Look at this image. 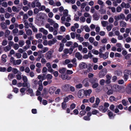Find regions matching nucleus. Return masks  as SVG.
Listing matches in <instances>:
<instances>
[{
    "mask_svg": "<svg viewBox=\"0 0 131 131\" xmlns=\"http://www.w3.org/2000/svg\"><path fill=\"white\" fill-rule=\"evenodd\" d=\"M112 89L115 92H119L121 90V87L117 85L114 84L113 85Z\"/></svg>",
    "mask_w": 131,
    "mask_h": 131,
    "instance_id": "1",
    "label": "nucleus"
},
{
    "mask_svg": "<svg viewBox=\"0 0 131 131\" xmlns=\"http://www.w3.org/2000/svg\"><path fill=\"white\" fill-rule=\"evenodd\" d=\"M114 18L116 20H118L120 19H124L125 18V16L124 14H121L119 15L115 16Z\"/></svg>",
    "mask_w": 131,
    "mask_h": 131,
    "instance_id": "2",
    "label": "nucleus"
},
{
    "mask_svg": "<svg viewBox=\"0 0 131 131\" xmlns=\"http://www.w3.org/2000/svg\"><path fill=\"white\" fill-rule=\"evenodd\" d=\"M84 91L83 90H79L78 93V96L80 98H82L84 94Z\"/></svg>",
    "mask_w": 131,
    "mask_h": 131,
    "instance_id": "3",
    "label": "nucleus"
},
{
    "mask_svg": "<svg viewBox=\"0 0 131 131\" xmlns=\"http://www.w3.org/2000/svg\"><path fill=\"white\" fill-rule=\"evenodd\" d=\"M52 54V52L50 51H49L47 52L45 55V57L47 59L49 60L51 58Z\"/></svg>",
    "mask_w": 131,
    "mask_h": 131,
    "instance_id": "4",
    "label": "nucleus"
},
{
    "mask_svg": "<svg viewBox=\"0 0 131 131\" xmlns=\"http://www.w3.org/2000/svg\"><path fill=\"white\" fill-rule=\"evenodd\" d=\"M57 41V40L55 38H54L51 40H50L48 41V45L49 46H51L52 45L55 44Z\"/></svg>",
    "mask_w": 131,
    "mask_h": 131,
    "instance_id": "5",
    "label": "nucleus"
},
{
    "mask_svg": "<svg viewBox=\"0 0 131 131\" xmlns=\"http://www.w3.org/2000/svg\"><path fill=\"white\" fill-rule=\"evenodd\" d=\"M89 80L87 78L85 79L83 81L82 83L85 87H88L89 86V83L88 82Z\"/></svg>",
    "mask_w": 131,
    "mask_h": 131,
    "instance_id": "6",
    "label": "nucleus"
},
{
    "mask_svg": "<svg viewBox=\"0 0 131 131\" xmlns=\"http://www.w3.org/2000/svg\"><path fill=\"white\" fill-rule=\"evenodd\" d=\"M79 66L80 69H83L86 68L87 65L85 63L82 62L80 64Z\"/></svg>",
    "mask_w": 131,
    "mask_h": 131,
    "instance_id": "7",
    "label": "nucleus"
},
{
    "mask_svg": "<svg viewBox=\"0 0 131 131\" xmlns=\"http://www.w3.org/2000/svg\"><path fill=\"white\" fill-rule=\"evenodd\" d=\"M39 31L42 32L45 35H47L48 33V31L43 28H41L39 29Z\"/></svg>",
    "mask_w": 131,
    "mask_h": 131,
    "instance_id": "8",
    "label": "nucleus"
},
{
    "mask_svg": "<svg viewBox=\"0 0 131 131\" xmlns=\"http://www.w3.org/2000/svg\"><path fill=\"white\" fill-rule=\"evenodd\" d=\"M70 87V85L68 84H66L63 85L61 88L62 89L65 91H67Z\"/></svg>",
    "mask_w": 131,
    "mask_h": 131,
    "instance_id": "9",
    "label": "nucleus"
},
{
    "mask_svg": "<svg viewBox=\"0 0 131 131\" xmlns=\"http://www.w3.org/2000/svg\"><path fill=\"white\" fill-rule=\"evenodd\" d=\"M121 6L123 8H127L130 7V5L129 3H125L124 2H122L121 5Z\"/></svg>",
    "mask_w": 131,
    "mask_h": 131,
    "instance_id": "10",
    "label": "nucleus"
},
{
    "mask_svg": "<svg viewBox=\"0 0 131 131\" xmlns=\"http://www.w3.org/2000/svg\"><path fill=\"white\" fill-rule=\"evenodd\" d=\"M29 27L32 28L33 32H37L38 31L37 29L32 24L30 23L29 24Z\"/></svg>",
    "mask_w": 131,
    "mask_h": 131,
    "instance_id": "11",
    "label": "nucleus"
},
{
    "mask_svg": "<svg viewBox=\"0 0 131 131\" xmlns=\"http://www.w3.org/2000/svg\"><path fill=\"white\" fill-rule=\"evenodd\" d=\"M99 110L103 113H105L107 110V108L104 107L102 106H100L99 108Z\"/></svg>",
    "mask_w": 131,
    "mask_h": 131,
    "instance_id": "12",
    "label": "nucleus"
},
{
    "mask_svg": "<svg viewBox=\"0 0 131 131\" xmlns=\"http://www.w3.org/2000/svg\"><path fill=\"white\" fill-rule=\"evenodd\" d=\"M92 70L93 69L91 67H89L87 70L84 71V74L86 75L88 73L92 71Z\"/></svg>",
    "mask_w": 131,
    "mask_h": 131,
    "instance_id": "13",
    "label": "nucleus"
},
{
    "mask_svg": "<svg viewBox=\"0 0 131 131\" xmlns=\"http://www.w3.org/2000/svg\"><path fill=\"white\" fill-rule=\"evenodd\" d=\"M75 57L77 58L78 59L81 60L82 58V56L81 54L80 53L77 52L75 53Z\"/></svg>",
    "mask_w": 131,
    "mask_h": 131,
    "instance_id": "14",
    "label": "nucleus"
},
{
    "mask_svg": "<svg viewBox=\"0 0 131 131\" xmlns=\"http://www.w3.org/2000/svg\"><path fill=\"white\" fill-rule=\"evenodd\" d=\"M84 91V94L85 96L90 95L92 92L91 90L89 89L88 90H86Z\"/></svg>",
    "mask_w": 131,
    "mask_h": 131,
    "instance_id": "15",
    "label": "nucleus"
},
{
    "mask_svg": "<svg viewBox=\"0 0 131 131\" xmlns=\"http://www.w3.org/2000/svg\"><path fill=\"white\" fill-rule=\"evenodd\" d=\"M22 84V86L23 87H27L28 88L30 87V86L29 83H27V82H24Z\"/></svg>",
    "mask_w": 131,
    "mask_h": 131,
    "instance_id": "16",
    "label": "nucleus"
},
{
    "mask_svg": "<svg viewBox=\"0 0 131 131\" xmlns=\"http://www.w3.org/2000/svg\"><path fill=\"white\" fill-rule=\"evenodd\" d=\"M55 90V88L54 86H52L50 87L49 90V92L51 94H52L54 93V91Z\"/></svg>",
    "mask_w": 131,
    "mask_h": 131,
    "instance_id": "17",
    "label": "nucleus"
},
{
    "mask_svg": "<svg viewBox=\"0 0 131 131\" xmlns=\"http://www.w3.org/2000/svg\"><path fill=\"white\" fill-rule=\"evenodd\" d=\"M24 23L25 28H28L29 26V25L27 21L26 20H25L24 21Z\"/></svg>",
    "mask_w": 131,
    "mask_h": 131,
    "instance_id": "18",
    "label": "nucleus"
},
{
    "mask_svg": "<svg viewBox=\"0 0 131 131\" xmlns=\"http://www.w3.org/2000/svg\"><path fill=\"white\" fill-rule=\"evenodd\" d=\"M48 48L47 47H45L43 48L41 50L39 51L41 53H45L47 52L48 50Z\"/></svg>",
    "mask_w": 131,
    "mask_h": 131,
    "instance_id": "19",
    "label": "nucleus"
},
{
    "mask_svg": "<svg viewBox=\"0 0 131 131\" xmlns=\"http://www.w3.org/2000/svg\"><path fill=\"white\" fill-rule=\"evenodd\" d=\"M59 46L60 47L58 50L59 52H61L62 51L63 49L64 45L62 43H60L59 44Z\"/></svg>",
    "mask_w": 131,
    "mask_h": 131,
    "instance_id": "20",
    "label": "nucleus"
},
{
    "mask_svg": "<svg viewBox=\"0 0 131 131\" xmlns=\"http://www.w3.org/2000/svg\"><path fill=\"white\" fill-rule=\"evenodd\" d=\"M66 68H61L59 69V72L62 74H63V73L66 71Z\"/></svg>",
    "mask_w": 131,
    "mask_h": 131,
    "instance_id": "21",
    "label": "nucleus"
},
{
    "mask_svg": "<svg viewBox=\"0 0 131 131\" xmlns=\"http://www.w3.org/2000/svg\"><path fill=\"white\" fill-rule=\"evenodd\" d=\"M68 75L67 74H61V78L63 80H65L66 79H67L68 78Z\"/></svg>",
    "mask_w": 131,
    "mask_h": 131,
    "instance_id": "22",
    "label": "nucleus"
},
{
    "mask_svg": "<svg viewBox=\"0 0 131 131\" xmlns=\"http://www.w3.org/2000/svg\"><path fill=\"white\" fill-rule=\"evenodd\" d=\"M106 70L105 69H102V70L101 71L100 74L102 75L101 77H103L105 75L106 73Z\"/></svg>",
    "mask_w": 131,
    "mask_h": 131,
    "instance_id": "23",
    "label": "nucleus"
},
{
    "mask_svg": "<svg viewBox=\"0 0 131 131\" xmlns=\"http://www.w3.org/2000/svg\"><path fill=\"white\" fill-rule=\"evenodd\" d=\"M12 14H10L8 13H6L5 14V17L7 19H8L11 16H13V15H12Z\"/></svg>",
    "mask_w": 131,
    "mask_h": 131,
    "instance_id": "24",
    "label": "nucleus"
},
{
    "mask_svg": "<svg viewBox=\"0 0 131 131\" xmlns=\"http://www.w3.org/2000/svg\"><path fill=\"white\" fill-rule=\"evenodd\" d=\"M25 30L26 31V34L28 36H30L32 33V31L30 29L26 30L25 29Z\"/></svg>",
    "mask_w": 131,
    "mask_h": 131,
    "instance_id": "25",
    "label": "nucleus"
},
{
    "mask_svg": "<svg viewBox=\"0 0 131 131\" xmlns=\"http://www.w3.org/2000/svg\"><path fill=\"white\" fill-rule=\"evenodd\" d=\"M101 24L103 27H105L108 24V23L107 21H103L101 22Z\"/></svg>",
    "mask_w": 131,
    "mask_h": 131,
    "instance_id": "26",
    "label": "nucleus"
},
{
    "mask_svg": "<svg viewBox=\"0 0 131 131\" xmlns=\"http://www.w3.org/2000/svg\"><path fill=\"white\" fill-rule=\"evenodd\" d=\"M126 23L125 22L122 21L120 22L119 25L121 27H126Z\"/></svg>",
    "mask_w": 131,
    "mask_h": 131,
    "instance_id": "27",
    "label": "nucleus"
},
{
    "mask_svg": "<svg viewBox=\"0 0 131 131\" xmlns=\"http://www.w3.org/2000/svg\"><path fill=\"white\" fill-rule=\"evenodd\" d=\"M41 82V83L40 84H39V88H38L37 90L40 91H41L43 89V86L42 84V81H41V80H39V82Z\"/></svg>",
    "mask_w": 131,
    "mask_h": 131,
    "instance_id": "28",
    "label": "nucleus"
},
{
    "mask_svg": "<svg viewBox=\"0 0 131 131\" xmlns=\"http://www.w3.org/2000/svg\"><path fill=\"white\" fill-rule=\"evenodd\" d=\"M97 81V80L96 78H93L90 80V82L92 84H93Z\"/></svg>",
    "mask_w": 131,
    "mask_h": 131,
    "instance_id": "29",
    "label": "nucleus"
},
{
    "mask_svg": "<svg viewBox=\"0 0 131 131\" xmlns=\"http://www.w3.org/2000/svg\"><path fill=\"white\" fill-rule=\"evenodd\" d=\"M113 25L112 24H110L109 25L106 26V29L108 31H110L112 29L113 27Z\"/></svg>",
    "mask_w": 131,
    "mask_h": 131,
    "instance_id": "30",
    "label": "nucleus"
},
{
    "mask_svg": "<svg viewBox=\"0 0 131 131\" xmlns=\"http://www.w3.org/2000/svg\"><path fill=\"white\" fill-rule=\"evenodd\" d=\"M83 28L85 31L87 32H89L90 31V29L87 25H86L84 26Z\"/></svg>",
    "mask_w": 131,
    "mask_h": 131,
    "instance_id": "31",
    "label": "nucleus"
},
{
    "mask_svg": "<svg viewBox=\"0 0 131 131\" xmlns=\"http://www.w3.org/2000/svg\"><path fill=\"white\" fill-rule=\"evenodd\" d=\"M21 59H18L15 61V62L14 63V65L20 64L21 63Z\"/></svg>",
    "mask_w": 131,
    "mask_h": 131,
    "instance_id": "32",
    "label": "nucleus"
},
{
    "mask_svg": "<svg viewBox=\"0 0 131 131\" xmlns=\"http://www.w3.org/2000/svg\"><path fill=\"white\" fill-rule=\"evenodd\" d=\"M115 74L117 76H120L122 75V72L120 71H115Z\"/></svg>",
    "mask_w": 131,
    "mask_h": 131,
    "instance_id": "33",
    "label": "nucleus"
},
{
    "mask_svg": "<svg viewBox=\"0 0 131 131\" xmlns=\"http://www.w3.org/2000/svg\"><path fill=\"white\" fill-rule=\"evenodd\" d=\"M11 49L10 46H9L8 45L5 46L4 48V50L5 52H7L9 51Z\"/></svg>",
    "mask_w": 131,
    "mask_h": 131,
    "instance_id": "34",
    "label": "nucleus"
},
{
    "mask_svg": "<svg viewBox=\"0 0 131 131\" xmlns=\"http://www.w3.org/2000/svg\"><path fill=\"white\" fill-rule=\"evenodd\" d=\"M68 11L67 9H65L63 12V16L67 17L68 16Z\"/></svg>",
    "mask_w": 131,
    "mask_h": 131,
    "instance_id": "35",
    "label": "nucleus"
},
{
    "mask_svg": "<svg viewBox=\"0 0 131 131\" xmlns=\"http://www.w3.org/2000/svg\"><path fill=\"white\" fill-rule=\"evenodd\" d=\"M1 27L3 29H6L7 27V26L4 22H2L1 24Z\"/></svg>",
    "mask_w": 131,
    "mask_h": 131,
    "instance_id": "36",
    "label": "nucleus"
},
{
    "mask_svg": "<svg viewBox=\"0 0 131 131\" xmlns=\"http://www.w3.org/2000/svg\"><path fill=\"white\" fill-rule=\"evenodd\" d=\"M38 83V81L37 80L33 79L32 81V84L34 86H36Z\"/></svg>",
    "mask_w": 131,
    "mask_h": 131,
    "instance_id": "37",
    "label": "nucleus"
},
{
    "mask_svg": "<svg viewBox=\"0 0 131 131\" xmlns=\"http://www.w3.org/2000/svg\"><path fill=\"white\" fill-rule=\"evenodd\" d=\"M127 93L129 94H131V83L128 85V88L127 91Z\"/></svg>",
    "mask_w": 131,
    "mask_h": 131,
    "instance_id": "38",
    "label": "nucleus"
},
{
    "mask_svg": "<svg viewBox=\"0 0 131 131\" xmlns=\"http://www.w3.org/2000/svg\"><path fill=\"white\" fill-rule=\"evenodd\" d=\"M124 106H126L128 103V102L127 101H126L125 100H123L122 102Z\"/></svg>",
    "mask_w": 131,
    "mask_h": 131,
    "instance_id": "39",
    "label": "nucleus"
},
{
    "mask_svg": "<svg viewBox=\"0 0 131 131\" xmlns=\"http://www.w3.org/2000/svg\"><path fill=\"white\" fill-rule=\"evenodd\" d=\"M51 82V80H49L48 81H44L43 83V84L44 86H46L48 84H50Z\"/></svg>",
    "mask_w": 131,
    "mask_h": 131,
    "instance_id": "40",
    "label": "nucleus"
},
{
    "mask_svg": "<svg viewBox=\"0 0 131 131\" xmlns=\"http://www.w3.org/2000/svg\"><path fill=\"white\" fill-rule=\"evenodd\" d=\"M7 57L6 56L5 54H3L2 57V60L4 62H6V58Z\"/></svg>",
    "mask_w": 131,
    "mask_h": 131,
    "instance_id": "41",
    "label": "nucleus"
},
{
    "mask_svg": "<svg viewBox=\"0 0 131 131\" xmlns=\"http://www.w3.org/2000/svg\"><path fill=\"white\" fill-rule=\"evenodd\" d=\"M108 52H106L104 54H103V58L104 59H106L108 57Z\"/></svg>",
    "mask_w": 131,
    "mask_h": 131,
    "instance_id": "42",
    "label": "nucleus"
},
{
    "mask_svg": "<svg viewBox=\"0 0 131 131\" xmlns=\"http://www.w3.org/2000/svg\"><path fill=\"white\" fill-rule=\"evenodd\" d=\"M124 74L129 75L131 74V71L128 70H125L124 72Z\"/></svg>",
    "mask_w": 131,
    "mask_h": 131,
    "instance_id": "43",
    "label": "nucleus"
},
{
    "mask_svg": "<svg viewBox=\"0 0 131 131\" xmlns=\"http://www.w3.org/2000/svg\"><path fill=\"white\" fill-rule=\"evenodd\" d=\"M10 33V31L8 30H6L5 33V36L6 37H7L9 35Z\"/></svg>",
    "mask_w": 131,
    "mask_h": 131,
    "instance_id": "44",
    "label": "nucleus"
},
{
    "mask_svg": "<svg viewBox=\"0 0 131 131\" xmlns=\"http://www.w3.org/2000/svg\"><path fill=\"white\" fill-rule=\"evenodd\" d=\"M109 99L111 102H112L114 101H116L117 100V99L115 98L113 96H112L110 97Z\"/></svg>",
    "mask_w": 131,
    "mask_h": 131,
    "instance_id": "45",
    "label": "nucleus"
},
{
    "mask_svg": "<svg viewBox=\"0 0 131 131\" xmlns=\"http://www.w3.org/2000/svg\"><path fill=\"white\" fill-rule=\"evenodd\" d=\"M46 78L47 79L49 80H50L52 78V75L50 74H48L46 76Z\"/></svg>",
    "mask_w": 131,
    "mask_h": 131,
    "instance_id": "46",
    "label": "nucleus"
},
{
    "mask_svg": "<svg viewBox=\"0 0 131 131\" xmlns=\"http://www.w3.org/2000/svg\"><path fill=\"white\" fill-rule=\"evenodd\" d=\"M80 19V22L84 23L86 20L85 18L83 16L81 17Z\"/></svg>",
    "mask_w": 131,
    "mask_h": 131,
    "instance_id": "47",
    "label": "nucleus"
},
{
    "mask_svg": "<svg viewBox=\"0 0 131 131\" xmlns=\"http://www.w3.org/2000/svg\"><path fill=\"white\" fill-rule=\"evenodd\" d=\"M92 51V53L94 54L98 55L99 53V52L98 50H95V49H93Z\"/></svg>",
    "mask_w": 131,
    "mask_h": 131,
    "instance_id": "48",
    "label": "nucleus"
},
{
    "mask_svg": "<svg viewBox=\"0 0 131 131\" xmlns=\"http://www.w3.org/2000/svg\"><path fill=\"white\" fill-rule=\"evenodd\" d=\"M22 79L24 82H27L28 79L27 77L25 76H22Z\"/></svg>",
    "mask_w": 131,
    "mask_h": 131,
    "instance_id": "49",
    "label": "nucleus"
},
{
    "mask_svg": "<svg viewBox=\"0 0 131 131\" xmlns=\"http://www.w3.org/2000/svg\"><path fill=\"white\" fill-rule=\"evenodd\" d=\"M24 42L23 40H20L19 42V44L20 47H22L24 45Z\"/></svg>",
    "mask_w": 131,
    "mask_h": 131,
    "instance_id": "50",
    "label": "nucleus"
},
{
    "mask_svg": "<svg viewBox=\"0 0 131 131\" xmlns=\"http://www.w3.org/2000/svg\"><path fill=\"white\" fill-rule=\"evenodd\" d=\"M37 1H38V0H35L32 3L31 6L32 8H34L35 7L36 2Z\"/></svg>",
    "mask_w": 131,
    "mask_h": 131,
    "instance_id": "51",
    "label": "nucleus"
},
{
    "mask_svg": "<svg viewBox=\"0 0 131 131\" xmlns=\"http://www.w3.org/2000/svg\"><path fill=\"white\" fill-rule=\"evenodd\" d=\"M12 10L14 12H18L19 11V10L17 9V7L14 6H13L12 7Z\"/></svg>",
    "mask_w": 131,
    "mask_h": 131,
    "instance_id": "52",
    "label": "nucleus"
},
{
    "mask_svg": "<svg viewBox=\"0 0 131 131\" xmlns=\"http://www.w3.org/2000/svg\"><path fill=\"white\" fill-rule=\"evenodd\" d=\"M47 94V89L46 88H45L43 89L42 93L43 95H46Z\"/></svg>",
    "mask_w": 131,
    "mask_h": 131,
    "instance_id": "53",
    "label": "nucleus"
},
{
    "mask_svg": "<svg viewBox=\"0 0 131 131\" xmlns=\"http://www.w3.org/2000/svg\"><path fill=\"white\" fill-rule=\"evenodd\" d=\"M117 40L115 38H113L111 39V41L112 43H115L117 42Z\"/></svg>",
    "mask_w": 131,
    "mask_h": 131,
    "instance_id": "54",
    "label": "nucleus"
},
{
    "mask_svg": "<svg viewBox=\"0 0 131 131\" xmlns=\"http://www.w3.org/2000/svg\"><path fill=\"white\" fill-rule=\"evenodd\" d=\"M92 87L93 88H97L98 85V84L97 82H96L92 84Z\"/></svg>",
    "mask_w": 131,
    "mask_h": 131,
    "instance_id": "55",
    "label": "nucleus"
},
{
    "mask_svg": "<svg viewBox=\"0 0 131 131\" xmlns=\"http://www.w3.org/2000/svg\"><path fill=\"white\" fill-rule=\"evenodd\" d=\"M92 18V17L91 16L89 18H88L86 19V21L87 23L89 24L91 23Z\"/></svg>",
    "mask_w": 131,
    "mask_h": 131,
    "instance_id": "56",
    "label": "nucleus"
},
{
    "mask_svg": "<svg viewBox=\"0 0 131 131\" xmlns=\"http://www.w3.org/2000/svg\"><path fill=\"white\" fill-rule=\"evenodd\" d=\"M73 44V42L71 41H69L67 42L66 44V46L69 47L71 45H72Z\"/></svg>",
    "mask_w": 131,
    "mask_h": 131,
    "instance_id": "57",
    "label": "nucleus"
},
{
    "mask_svg": "<svg viewBox=\"0 0 131 131\" xmlns=\"http://www.w3.org/2000/svg\"><path fill=\"white\" fill-rule=\"evenodd\" d=\"M84 16L85 17L89 18L91 16L90 15V14L87 13H85L84 14Z\"/></svg>",
    "mask_w": 131,
    "mask_h": 131,
    "instance_id": "58",
    "label": "nucleus"
},
{
    "mask_svg": "<svg viewBox=\"0 0 131 131\" xmlns=\"http://www.w3.org/2000/svg\"><path fill=\"white\" fill-rule=\"evenodd\" d=\"M2 6L6 8L8 6L7 3L6 2H3L1 4Z\"/></svg>",
    "mask_w": 131,
    "mask_h": 131,
    "instance_id": "59",
    "label": "nucleus"
},
{
    "mask_svg": "<svg viewBox=\"0 0 131 131\" xmlns=\"http://www.w3.org/2000/svg\"><path fill=\"white\" fill-rule=\"evenodd\" d=\"M36 36L37 39L41 38L42 37V35L41 33L37 34L36 35Z\"/></svg>",
    "mask_w": 131,
    "mask_h": 131,
    "instance_id": "60",
    "label": "nucleus"
},
{
    "mask_svg": "<svg viewBox=\"0 0 131 131\" xmlns=\"http://www.w3.org/2000/svg\"><path fill=\"white\" fill-rule=\"evenodd\" d=\"M48 22L50 23L51 25H53L55 22L53 20L50 19H48Z\"/></svg>",
    "mask_w": 131,
    "mask_h": 131,
    "instance_id": "61",
    "label": "nucleus"
},
{
    "mask_svg": "<svg viewBox=\"0 0 131 131\" xmlns=\"http://www.w3.org/2000/svg\"><path fill=\"white\" fill-rule=\"evenodd\" d=\"M67 16L68 17H67L66 19V20L67 22H69L71 21V15H69Z\"/></svg>",
    "mask_w": 131,
    "mask_h": 131,
    "instance_id": "62",
    "label": "nucleus"
},
{
    "mask_svg": "<svg viewBox=\"0 0 131 131\" xmlns=\"http://www.w3.org/2000/svg\"><path fill=\"white\" fill-rule=\"evenodd\" d=\"M98 113L99 111L98 110L94 109L92 111V114L93 115H96Z\"/></svg>",
    "mask_w": 131,
    "mask_h": 131,
    "instance_id": "63",
    "label": "nucleus"
},
{
    "mask_svg": "<svg viewBox=\"0 0 131 131\" xmlns=\"http://www.w3.org/2000/svg\"><path fill=\"white\" fill-rule=\"evenodd\" d=\"M36 66L38 68H40L42 67V65L40 63L38 62L36 64Z\"/></svg>",
    "mask_w": 131,
    "mask_h": 131,
    "instance_id": "64",
    "label": "nucleus"
}]
</instances>
